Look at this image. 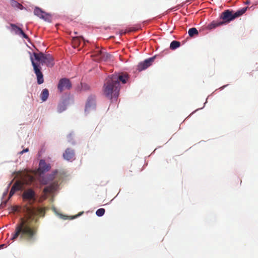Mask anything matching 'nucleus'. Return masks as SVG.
<instances>
[{"label": "nucleus", "mask_w": 258, "mask_h": 258, "mask_svg": "<svg viewBox=\"0 0 258 258\" xmlns=\"http://www.w3.org/2000/svg\"><path fill=\"white\" fill-rule=\"evenodd\" d=\"M35 59L40 62L42 64H45L48 67H52L54 64V58L49 54H44L42 52L33 53Z\"/></svg>", "instance_id": "7ed1b4c3"}, {"label": "nucleus", "mask_w": 258, "mask_h": 258, "mask_svg": "<svg viewBox=\"0 0 258 258\" xmlns=\"http://www.w3.org/2000/svg\"><path fill=\"white\" fill-rule=\"evenodd\" d=\"M34 15L48 22H51V15L42 11L40 8L36 7L34 10Z\"/></svg>", "instance_id": "39448f33"}, {"label": "nucleus", "mask_w": 258, "mask_h": 258, "mask_svg": "<svg viewBox=\"0 0 258 258\" xmlns=\"http://www.w3.org/2000/svg\"><path fill=\"white\" fill-rule=\"evenodd\" d=\"M28 181L26 182L27 184L31 183L34 180V177L31 175L28 176Z\"/></svg>", "instance_id": "a878e982"}, {"label": "nucleus", "mask_w": 258, "mask_h": 258, "mask_svg": "<svg viewBox=\"0 0 258 258\" xmlns=\"http://www.w3.org/2000/svg\"><path fill=\"white\" fill-rule=\"evenodd\" d=\"M91 56L93 57H96V60L100 59L105 60L110 57V55L108 53L102 51L98 48L97 49L93 52Z\"/></svg>", "instance_id": "9d476101"}, {"label": "nucleus", "mask_w": 258, "mask_h": 258, "mask_svg": "<svg viewBox=\"0 0 258 258\" xmlns=\"http://www.w3.org/2000/svg\"><path fill=\"white\" fill-rule=\"evenodd\" d=\"M22 188V184L20 182H16L12 186L9 198L12 197L16 191L20 190Z\"/></svg>", "instance_id": "dca6fc26"}, {"label": "nucleus", "mask_w": 258, "mask_h": 258, "mask_svg": "<svg viewBox=\"0 0 258 258\" xmlns=\"http://www.w3.org/2000/svg\"><path fill=\"white\" fill-rule=\"evenodd\" d=\"M180 46V43L177 41H173L170 45V48L172 50H174Z\"/></svg>", "instance_id": "4be33fe9"}, {"label": "nucleus", "mask_w": 258, "mask_h": 258, "mask_svg": "<svg viewBox=\"0 0 258 258\" xmlns=\"http://www.w3.org/2000/svg\"><path fill=\"white\" fill-rule=\"evenodd\" d=\"M116 80L112 79L108 76L105 80L103 86V94L110 99L113 98H117L119 94L120 86L117 83Z\"/></svg>", "instance_id": "f03ea898"}, {"label": "nucleus", "mask_w": 258, "mask_h": 258, "mask_svg": "<svg viewBox=\"0 0 258 258\" xmlns=\"http://www.w3.org/2000/svg\"><path fill=\"white\" fill-rule=\"evenodd\" d=\"M246 10L247 8H243L242 9L239 10L238 11L235 13L233 12L234 19L241 16L246 12Z\"/></svg>", "instance_id": "412c9836"}, {"label": "nucleus", "mask_w": 258, "mask_h": 258, "mask_svg": "<svg viewBox=\"0 0 258 258\" xmlns=\"http://www.w3.org/2000/svg\"><path fill=\"white\" fill-rule=\"evenodd\" d=\"M5 246V244H1L0 245V248H3Z\"/></svg>", "instance_id": "7c9ffc66"}, {"label": "nucleus", "mask_w": 258, "mask_h": 258, "mask_svg": "<svg viewBox=\"0 0 258 258\" xmlns=\"http://www.w3.org/2000/svg\"><path fill=\"white\" fill-rule=\"evenodd\" d=\"M188 33L189 36L193 37L195 35L198 34V31L195 28H192L188 30Z\"/></svg>", "instance_id": "5701e85b"}, {"label": "nucleus", "mask_w": 258, "mask_h": 258, "mask_svg": "<svg viewBox=\"0 0 258 258\" xmlns=\"http://www.w3.org/2000/svg\"><path fill=\"white\" fill-rule=\"evenodd\" d=\"M50 168L51 166L49 164L46 163L44 160H41L39 164L38 172L39 174H43L46 172L48 171Z\"/></svg>", "instance_id": "ddd939ff"}, {"label": "nucleus", "mask_w": 258, "mask_h": 258, "mask_svg": "<svg viewBox=\"0 0 258 258\" xmlns=\"http://www.w3.org/2000/svg\"><path fill=\"white\" fill-rule=\"evenodd\" d=\"M58 186L57 181H53L49 185L46 186L43 189V192L45 194L51 193L56 190Z\"/></svg>", "instance_id": "2eb2a0df"}, {"label": "nucleus", "mask_w": 258, "mask_h": 258, "mask_svg": "<svg viewBox=\"0 0 258 258\" xmlns=\"http://www.w3.org/2000/svg\"><path fill=\"white\" fill-rule=\"evenodd\" d=\"M19 35H21L25 38H28L27 35L23 32V31H21V32Z\"/></svg>", "instance_id": "cd10ccee"}, {"label": "nucleus", "mask_w": 258, "mask_h": 258, "mask_svg": "<svg viewBox=\"0 0 258 258\" xmlns=\"http://www.w3.org/2000/svg\"><path fill=\"white\" fill-rule=\"evenodd\" d=\"M82 39L85 42L83 37L74 36L72 39V44L74 47H77L80 45V40Z\"/></svg>", "instance_id": "a211bd4d"}, {"label": "nucleus", "mask_w": 258, "mask_h": 258, "mask_svg": "<svg viewBox=\"0 0 258 258\" xmlns=\"http://www.w3.org/2000/svg\"><path fill=\"white\" fill-rule=\"evenodd\" d=\"M75 154L74 151L71 148H67L63 154V157L68 161H72L75 159Z\"/></svg>", "instance_id": "4468645a"}, {"label": "nucleus", "mask_w": 258, "mask_h": 258, "mask_svg": "<svg viewBox=\"0 0 258 258\" xmlns=\"http://www.w3.org/2000/svg\"><path fill=\"white\" fill-rule=\"evenodd\" d=\"M72 88V84L69 79L67 78L61 79L58 82L57 88L60 92L65 89L70 90Z\"/></svg>", "instance_id": "0eeeda50"}, {"label": "nucleus", "mask_w": 258, "mask_h": 258, "mask_svg": "<svg viewBox=\"0 0 258 258\" xmlns=\"http://www.w3.org/2000/svg\"><path fill=\"white\" fill-rule=\"evenodd\" d=\"M18 5L19 6V8L21 9L22 7H23L22 5L20 4H18Z\"/></svg>", "instance_id": "2f4dec72"}, {"label": "nucleus", "mask_w": 258, "mask_h": 258, "mask_svg": "<svg viewBox=\"0 0 258 258\" xmlns=\"http://www.w3.org/2000/svg\"><path fill=\"white\" fill-rule=\"evenodd\" d=\"M95 97L94 96H90L87 99V103L86 104L85 111V112H89L91 111H93L95 109Z\"/></svg>", "instance_id": "1a4fd4ad"}, {"label": "nucleus", "mask_w": 258, "mask_h": 258, "mask_svg": "<svg viewBox=\"0 0 258 258\" xmlns=\"http://www.w3.org/2000/svg\"><path fill=\"white\" fill-rule=\"evenodd\" d=\"M155 58L154 57H150L149 58H148L146 60H145L143 62H141L139 63V64L137 66V70L139 71H142L147 68H148L149 67H150L152 62L154 61Z\"/></svg>", "instance_id": "9b49d317"}, {"label": "nucleus", "mask_w": 258, "mask_h": 258, "mask_svg": "<svg viewBox=\"0 0 258 258\" xmlns=\"http://www.w3.org/2000/svg\"><path fill=\"white\" fill-rule=\"evenodd\" d=\"M24 211L27 216V220L24 218H20V222L16 224L15 231L12 234L11 240L15 241L19 239L22 241L32 243L36 239L38 228L36 226H31L28 220H33L35 217L39 215L42 211L32 206H25Z\"/></svg>", "instance_id": "f257e3e1"}, {"label": "nucleus", "mask_w": 258, "mask_h": 258, "mask_svg": "<svg viewBox=\"0 0 258 258\" xmlns=\"http://www.w3.org/2000/svg\"><path fill=\"white\" fill-rule=\"evenodd\" d=\"M223 25H224L223 23L222 22L221 19L219 20L213 21L207 26V28L209 29H213Z\"/></svg>", "instance_id": "f3484780"}, {"label": "nucleus", "mask_w": 258, "mask_h": 258, "mask_svg": "<svg viewBox=\"0 0 258 258\" xmlns=\"http://www.w3.org/2000/svg\"><path fill=\"white\" fill-rule=\"evenodd\" d=\"M31 61L33 67L34 73L37 77V82L38 84H41L44 82L43 75L41 71V67L39 64L36 63L33 57L31 56Z\"/></svg>", "instance_id": "20e7f679"}, {"label": "nucleus", "mask_w": 258, "mask_h": 258, "mask_svg": "<svg viewBox=\"0 0 258 258\" xmlns=\"http://www.w3.org/2000/svg\"><path fill=\"white\" fill-rule=\"evenodd\" d=\"M105 209L103 208H100L98 209L96 212L97 216L100 217L103 216L105 213Z\"/></svg>", "instance_id": "393cba45"}, {"label": "nucleus", "mask_w": 258, "mask_h": 258, "mask_svg": "<svg viewBox=\"0 0 258 258\" xmlns=\"http://www.w3.org/2000/svg\"><path fill=\"white\" fill-rule=\"evenodd\" d=\"M41 183L43 184H47L48 183V181H46L45 179H43L41 181Z\"/></svg>", "instance_id": "c756f323"}, {"label": "nucleus", "mask_w": 258, "mask_h": 258, "mask_svg": "<svg viewBox=\"0 0 258 258\" xmlns=\"http://www.w3.org/2000/svg\"><path fill=\"white\" fill-rule=\"evenodd\" d=\"M110 77L112 79L114 80L115 79L116 80L115 83H117L118 85L120 86V81L123 84H125L126 83V81L128 78V75L126 74H113Z\"/></svg>", "instance_id": "f8f14e48"}, {"label": "nucleus", "mask_w": 258, "mask_h": 258, "mask_svg": "<svg viewBox=\"0 0 258 258\" xmlns=\"http://www.w3.org/2000/svg\"><path fill=\"white\" fill-rule=\"evenodd\" d=\"M29 151V149L28 148H26L25 149H24L22 151H21L20 152H19V154L22 155L23 154H24V153H26V152H27Z\"/></svg>", "instance_id": "c85d7f7f"}, {"label": "nucleus", "mask_w": 258, "mask_h": 258, "mask_svg": "<svg viewBox=\"0 0 258 258\" xmlns=\"http://www.w3.org/2000/svg\"><path fill=\"white\" fill-rule=\"evenodd\" d=\"M246 4H249V2H246Z\"/></svg>", "instance_id": "473e14b6"}, {"label": "nucleus", "mask_w": 258, "mask_h": 258, "mask_svg": "<svg viewBox=\"0 0 258 258\" xmlns=\"http://www.w3.org/2000/svg\"><path fill=\"white\" fill-rule=\"evenodd\" d=\"M49 96V92L48 89H44L41 94H40V98L42 101H45Z\"/></svg>", "instance_id": "aec40b11"}, {"label": "nucleus", "mask_w": 258, "mask_h": 258, "mask_svg": "<svg viewBox=\"0 0 258 258\" xmlns=\"http://www.w3.org/2000/svg\"><path fill=\"white\" fill-rule=\"evenodd\" d=\"M11 26L13 30L17 34H20L21 31H22V30L17 27L15 24H11Z\"/></svg>", "instance_id": "b1692460"}, {"label": "nucleus", "mask_w": 258, "mask_h": 258, "mask_svg": "<svg viewBox=\"0 0 258 258\" xmlns=\"http://www.w3.org/2000/svg\"><path fill=\"white\" fill-rule=\"evenodd\" d=\"M35 194L34 191L32 189L29 188L23 192L22 197L24 200H29L30 204L31 205L32 203L35 201Z\"/></svg>", "instance_id": "6e6552de"}, {"label": "nucleus", "mask_w": 258, "mask_h": 258, "mask_svg": "<svg viewBox=\"0 0 258 258\" xmlns=\"http://www.w3.org/2000/svg\"><path fill=\"white\" fill-rule=\"evenodd\" d=\"M220 19L223 24L228 23L234 19L233 12L229 10L224 11L221 15Z\"/></svg>", "instance_id": "423d86ee"}, {"label": "nucleus", "mask_w": 258, "mask_h": 258, "mask_svg": "<svg viewBox=\"0 0 258 258\" xmlns=\"http://www.w3.org/2000/svg\"><path fill=\"white\" fill-rule=\"evenodd\" d=\"M56 173L57 171L53 172L52 174L49 175L48 178L50 180H52L54 178V176Z\"/></svg>", "instance_id": "bb28decb"}, {"label": "nucleus", "mask_w": 258, "mask_h": 258, "mask_svg": "<svg viewBox=\"0 0 258 258\" xmlns=\"http://www.w3.org/2000/svg\"><path fill=\"white\" fill-rule=\"evenodd\" d=\"M67 108V103L66 101H63L62 102H60L57 107V110L58 113H61L63 111H64Z\"/></svg>", "instance_id": "6ab92c4d"}]
</instances>
